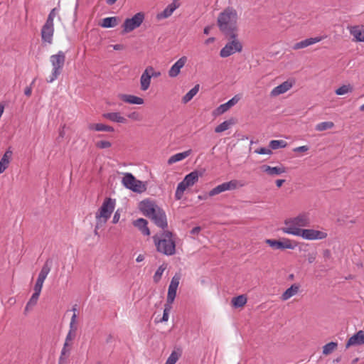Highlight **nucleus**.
<instances>
[{"instance_id": "obj_19", "label": "nucleus", "mask_w": 364, "mask_h": 364, "mask_svg": "<svg viewBox=\"0 0 364 364\" xmlns=\"http://www.w3.org/2000/svg\"><path fill=\"white\" fill-rule=\"evenodd\" d=\"M119 99L122 100L123 102L129 104L133 105H142L144 104V100L141 97L132 95H127V94H119Z\"/></svg>"}, {"instance_id": "obj_9", "label": "nucleus", "mask_w": 364, "mask_h": 364, "mask_svg": "<svg viewBox=\"0 0 364 364\" xmlns=\"http://www.w3.org/2000/svg\"><path fill=\"white\" fill-rule=\"evenodd\" d=\"M238 186H242V185L240 184V182L237 180H231L228 182H225L222 184L217 186L211 191H210L208 195L209 196H214L226 191L235 190Z\"/></svg>"}, {"instance_id": "obj_23", "label": "nucleus", "mask_w": 364, "mask_h": 364, "mask_svg": "<svg viewBox=\"0 0 364 364\" xmlns=\"http://www.w3.org/2000/svg\"><path fill=\"white\" fill-rule=\"evenodd\" d=\"M261 169L270 176L280 175L286 171V169L284 166L271 167L267 165L262 166Z\"/></svg>"}, {"instance_id": "obj_63", "label": "nucleus", "mask_w": 364, "mask_h": 364, "mask_svg": "<svg viewBox=\"0 0 364 364\" xmlns=\"http://www.w3.org/2000/svg\"><path fill=\"white\" fill-rule=\"evenodd\" d=\"M32 92V88L31 86L26 87L24 90V94L27 97H30Z\"/></svg>"}, {"instance_id": "obj_44", "label": "nucleus", "mask_w": 364, "mask_h": 364, "mask_svg": "<svg viewBox=\"0 0 364 364\" xmlns=\"http://www.w3.org/2000/svg\"><path fill=\"white\" fill-rule=\"evenodd\" d=\"M77 328H70L68 333L66 336L65 343V346H71L72 341L76 336Z\"/></svg>"}, {"instance_id": "obj_30", "label": "nucleus", "mask_w": 364, "mask_h": 364, "mask_svg": "<svg viewBox=\"0 0 364 364\" xmlns=\"http://www.w3.org/2000/svg\"><path fill=\"white\" fill-rule=\"evenodd\" d=\"M192 152L191 149H188L186 151L178 153L172 156H171L168 160V164L171 165L177 161H181L185 158L188 157Z\"/></svg>"}, {"instance_id": "obj_22", "label": "nucleus", "mask_w": 364, "mask_h": 364, "mask_svg": "<svg viewBox=\"0 0 364 364\" xmlns=\"http://www.w3.org/2000/svg\"><path fill=\"white\" fill-rule=\"evenodd\" d=\"M285 227L282 230L288 234L296 235V218L287 219L284 221Z\"/></svg>"}, {"instance_id": "obj_28", "label": "nucleus", "mask_w": 364, "mask_h": 364, "mask_svg": "<svg viewBox=\"0 0 364 364\" xmlns=\"http://www.w3.org/2000/svg\"><path fill=\"white\" fill-rule=\"evenodd\" d=\"M199 178V173L198 171H193L186 175L183 178V183H185L188 187L193 186Z\"/></svg>"}, {"instance_id": "obj_35", "label": "nucleus", "mask_w": 364, "mask_h": 364, "mask_svg": "<svg viewBox=\"0 0 364 364\" xmlns=\"http://www.w3.org/2000/svg\"><path fill=\"white\" fill-rule=\"evenodd\" d=\"M117 17H107L102 19L100 26L103 28H113L117 25Z\"/></svg>"}, {"instance_id": "obj_26", "label": "nucleus", "mask_w": 364, "mask_h": 364, "mask_svg": "<svg viewBox=\"0 0 364 364\" xmlns=\"http://www.w3.org/2000/svg\"><path fill=\"white\" fill-rule=\"evenodd\" d=\"M323 39V37H321V36H317V37H314V38H309L305 39L304 41H301L297 43V49L308 47L309 46H311L313 44H315L316 43L321 41Z\"/></svg>"}, {"instance_id": "obj_12", "label": "nucleus", "mask_w": 364, "mask_h": 364, "mask_svg": "<svg viewBox=\"0 0 364 364\" xmlns=\"http://www.w3.org/2000/svg\"><path fill=\"white\" fill-rule=\"evenodd\" d=\"M180 279L181 277L178 274H176L173 277L168 289V294L166 299L167 304H172V303L173 302L176 296V290L179 284Z\"/></svg>"}, {"instance_id": "obj_49", "label": "nucleus", "mask_w": 364, "mask_h": 364, "mask_svg": "<svg viewBox=\"0 0 364 364\" xmlns=\"http://www.w3.org/2000/svg\"><path fill=\"white\" fill-rule=\"evenodd\" d=\"M95 146L98 149H103L109 148L112 144L108 141H99L96 143Z\"/></svg>"}, {"instance_id": "obj_62", "label": "nucleus", "mask_w": 364, "mask_h": 364, "mask_svg": "<svg viewBox=\"0 0 364 364\" xmlns=\"http://www.w3.org/2000/svg\"><path fill=\"white\" fill-rule=\"evenodd\" d=\"M309 149V147L308 146H301L297 147V153L298 152H305L307 151Z\"/></svg>"}, {"instance_id": "obj_61", "label": "nucleus", "mask_w": 364, "mask_h": 364, "mask_svg": "<svg viewBox=\"0 0 364 364\" xmlns=\"http://www.w3.org/2000/svg\"><path fill=\"white\" fill-rule=\"evenodd\" d=\"M119 218H120V214L119 213L118 211H116L113 216V218H112V223L114 224L117 223L119 220Z\"/></svg>"}, {"instance_id": "obj_14", "label": "nucleus", "mask_w": 364, "mask_h": 364, "mask_svg": "<svg viewBox=\"0 0 364 364\" xmlns=\"http://www.w3.org/2000/svg\"><path fill=\"white\" fill-rule=\"evenodd\" d=\"M364 344V331L360 330L356 333L350 337L346 343V348H349L352 346H361Z\"/></svg>"}, {"instance_id": "obj_56", "label": "nucleus", "mask_w": 364, "mask_h": 364, "mask_svg": "<svg viewBox=\"0 0 364 364\" xmlns=\"http://www.w3.org/2000/svg\"><path fill=\"white\" fill-rule=\"evenodd\" d=\"M69 346H65V343H64L60 355L68 357L70 350V348H68Z\"/></svg>"}, {"instance_id": "obj_1", "label": "nucleus", "mask_w": 364, "mask_h": 364, "mask_svg": "<svg viewBox=\"0 0 364 364\" xmlns=\"http://www.w3.org/2000/svg\"><path fill=\"white\" fill-rule=\"evenodd\" d=\"M237 20V13L232 7L226 8L219 14L217 24L225 38L238 37Z\"/></svg>"}, {"instance_id": "obj_11", "label": "nucleus", "mask_w": 364, "mask_h": 364, "mask_svg": "<svg viewBox=\"0 0 364 364\" xmlns=\"http://www.w3.org/2000/svg\"><path fill=\"white\" fill-rule=\"evenodd\" d=\"M348 30L353 37V41L356 43H364V25L358 24L348 26Z\"/></svg>"}, {"instance_id": "obj_24", "label": "nucleus", "mask_w": 364, "mask_h": 364, "mask_svg": "<svg viewBox=\"0 0 364 364\" xmlns=\"http://www.w3.org/2000/svg\"><path fill=\"white\" fill-rule=\"evenodd\" d=\"M239 99L237 98L236 96L232 97L231 100L228 101L226 103H224L221 105H220L217 109L216 112L218 114H222L227 112L232 106L235 105Z\"/></svg>"}, {"instance_id": "obj_52", "label": "nucleus", "mask_w": 364, "mask_h": 364, "mask_svg": "<svg viewBox=\"0 0 364 364\" xmlns=\"http://www.w3.org/2000/svg\"><path fill=\"white\" fill-rule=\"evenodd\" d=\"M43 284V282H41L40 280H36V284L34 286V292H38V294H41L42 287Z\"/></svg>"}, {"instance_id": "obj_64", "label": "nucleus", "mask_w": 364, "mask_h": 364, "mask_svg": "<svg viewBox=\"0 0 364 364\" xmlns=\"http://www.w3.org/2000/svg\"><path fill=\"white\" fill-rule=\"evenodd\" d=\"M183 195V192L179 191V190L176 189V193H175V198L176 200H181Z\"/></svg>"}, {"instance_id": "obj_37", "label": "nucleus", "mask_w": 364, "mask_h": 364, "mask_svg": "<svg viewBox=\"0 0 364 364\" xmlns=\"http://www.w3.org/2000/svg\"><path fill=\"white\" fill-rule=\"evenodd\" d=\"M353 90V87L351 85L347 84V85H343L338 89L335 90V93L337 95H344L348 93L352 92Z\"/></svg>"}, {"instance_id": "obj_41", "label": "nucleus", "mask_w": 364, "mask_h": 364, "mask_svg": "<svg viewBox=\"0 0 364 364\" xmlns=\"http://www.w3.org/2000/svg\"><path fill=\"white\" fill-rule=\"evenodd\" d=\"M287 146V143L284 140H272L269 144V147L272 149H277L284 148Z\"/></svg>"}, {"instance_id": "obj_57", "label": "nucleus", "mask_w": 364, "mask_h": 364, "mask_svg": "<svg viewBox=\"0 0 364 364\" xmlns=\"http://www.w3.org/2000/svg\"><path fill=\"white\" fill-rule=\"evenodd\" d=\"M297 247H299V250H307L309 248V245L306 244L304 242H297Z\"/></svg>"}, {"instance_id": "obj_54", "label": "nucleus", "mask_w": 364, "mask_h": 364, "mask_svg": "<svg viewBox=\"0 0 364 364\" xmlns=\"http://www.w3.org/2000/svg\"><path fill=\"white\" fill-rule=\"evenodd\" d=\"M283 244L282 250L284 249H294V245H292L291 241L288 239H285L284 241H282Z\"/></svg>"}, {"instance_id": "obj_13", "label": "nucleus", "mask_w": 364, "mask_h": 364, "mask_svg": "<svg viewBox=\"0 0 364 364\" xmlns=\"http://www.w3.org/2000/svg\"><path fill=\"white\" fill-rule=\"evenodd\" d=\"M159 208L154 202L149 200H144L139 203L140 210L148 218H150Z\"/></svg>"}, {"instance_id": "obj_18", "label": "nucleus", "mask_w": 364, "mask_h": 364, "mask_svg": "<svg viewBox=\"0 0 364 364\" xmlns=\"http://www.w3.org/2000/svg\"><path fill=\"white\" fill-rule=\"evenodd\" d=\"M179 6L180 4L174 1L168 4L163 11L157 14V19L161 20L168 18L172 15L173 12L179 7Z\"/></svg>"}, {"instance_id": "obj_47", "label": "nucleus", "mask_w": 364, "mask_h": 364, "mask_svg": "<svg viewBox=\"0 0 364 364\" xmlns=\"http://www.w3.org/2000/svg\"><path fill=\"white\" fill-rule=\"evenodd\" d=\"M165 269H166V267H164L163 265H161L157 269V270L156 271V272L153 277V279H154V281L155 283H158L160 281L162 274H163L164 271L165 270Z\"/></svg>"}, {"instance_id": "obj_10", "label": "nucleus", "mask_w": 364, "mask_h": 364, "mask_svg": "<svg viewBox=\"0 0 364 364\" xmlns=\"http://www.w3.org/2000/svg\"><path fill=\"white\" fill-rule=\"evenodd\" d=\"M149 218H151L158 227L161 228L163 231L166 230V229L168 228L166 215L161 208H159Z\"/></svg>"}, {"instance_id": "obj_16", "label": "nucleus", "mask_w": 364, "mask_h": 364, "mask_svg": "<svg viewBox=\"0 0 364 364\" xmlns=\"http://www.w3.org/2000/svg\"><path fill=\"white\" fill-rule=\"evenodd\" d=\"M187 61V58L183 56L179 58L171 68L168 71V75L171 77H175L180 73L181 69L185 65Z\"/></svg>"}, {"instance_id": "obj_58", "label": "nucleus", "mask_w": 364, "mask_h": 364, "mask_svg": "<svg viewBox=\"0 0 364 364\" xmlns=\"http://www.w3.org/2000/svg\"><path fill=\"white\" fill-rule=\"evenodd\" d=\"M188 186L185 183H183V181H182L181 182H180L178 184V186H177V190H179V191H181V192H183L184 193V191L186 189V188H188Z\"/></svg>"}, {"instance_id": "obj_21", "label": "nucleus", "mask_w": 364, "mask_h": 364, "mask_svg": "<svg viewBox=\"0 0 364 364\" xmlns=\"http://www.w3.org/2000/svg\"><path fill=\"white\" fill-rule=\"evenodd\" d=\"M13 152L9 149L0 160V171L3 173L8 167L12 158Z\"/></svg>"}, {"instance_id": "obj_32", "label": "nucleus", "mask_w": 364, "mask_h": 364, "mask_svg": "<svg viewBox=\"0 0 364 364\" xmlns=\"http://www.w3.org/2000/svg\"><path fill=\"white\" fill-rule=\"evenodd\" d=\"M247 296L244 294L239 295L232 299L231 303L235 308H241L247 303Z\"/></svg>"}, {"instance_id": "obj_20", "label": "nucleus", "mask_w": 364, "mask_h": 364, "mask_svg": "<svg viewBox=\"0 0 364 364\" xmlns=\"http://www.w3.org/2000/svg\"><path fill=\"white\" fill-rule=\"evenodd\" d=\"M147 220L144 218H139L133 221L134 226L137 228L144 235H150V230L147 227Z\"/></svg>"}, {"instance_id": "obj_5", "label": "nucleus", "mask_w": 364, "mask_h": 364, "mask_svg": "<svg viewBox=\"0 0 364 364\" xmlns=\"http://www.w3.org/2000/svg\"><path fill=\"white\" fill-rule=\"evenodd\" d=\"M123 185L133 192L141 193L146 190V186L142 181L137 180L132 173H126L122 178Z\"/></svg>"}, {"instance_id": "obj_39", "label": "nucleus", "mask_w": 364, "mask_h": 364, "mask_svg": "<svg viewBox=\"0 0 364 364\" xmlns=\"http://www.w3.org/2000/svg\"><path fill=\"white\" fill-rule=\"evenodd\" d=\"M296 294V284H291V286L287 289L282 295L281 299L286 301Z\"/></svg>"}, {"instance_id": "obj_36", "label": "nucleus", "mask_w": 364, "mask_h": 364, "mask_svg": "<svg viewBox=\"0 0 364 364\" xmlns=\"http://www.w3.org/2000/svg\"><path fill=\"white\" fill-rule=\"evenodd\" d=\"M337 347L338 343L336 342H330L323 346L322 353L324 355H330L336 350Z\"/></svg>"}, {"instance_id": "obj_51", "label": "nucleus", "mask_w": 364, "mask_h": 364, "mask_svg": "<svg viewBox=\"0 0 364 364\" xmlns=\"http://www.w3.org/2000/svg\"><path fill=\"white\" fill-rule=\"evenodd\" d=\"M259 154H271L272 150L270 148L261 147L255 151Z\"/></svg>"}, {"instance_id": "obj_8", "label": "nucleus", "mask_w": 364, "mask_h": 364, "mask_svg": "<svg viewBox=\"0 0 364 364\" xmlns=\"http://www.w3.org/2000/svg\"><path fill=\"white\" fill-rule=\"evenodd\" d=\"M144 19V14L139 12L136 14L131 18H126L122 27L123 33H129L134 31L135 28L139 27Z\"/></svg>"}, {"instance_id": "obj_60", "label": "nucleus", "mask_w": 364, "mask_h": 364, "mask_svg": "<svg viewBox=\"0 0 364 364\" xmlns=\"http://www.w3.org/2000/svg\"><path fill=\"white\" fill-rule=\"evenodd\" d=\"M68 356L60 355L58 364H67Z\"/></svg>"}, {"instance_id": "obj_42", "label": "nucleus", "mask_w": 364, "mask_h": 364, "mask_svg": "<svg viewBox=\"0 0 364 364\" xmlns=\"http://www.w3.org/2000/svg\"><path fill=\"white\" fill-rule=\"evenodd\" d=\"M40 294L38 292H34L33 295L31 296V299L28 301L26 306L25 308V311H28L29 308L34 306L38 300Z\"/></svg>"}, {"instance_id": "obj_34", "label": "nucleus", "mask_w": 364, "mask_h": 364, "mask_svg": "<svg viewBox=\"0 0 364 364\" xmlns=\"http://www.w3.org/2000/svg\"><path fill=\"white\" fill-rule=\"evenodd\" d=\"M200 85H196L188 93H186L182 98V102L183 104L188 103L191 101L193 97L198 92Z\"/></svg>"}, {"instance_id": "obj_45", "label": "nucleus", "mask_w": 364, "mask_h": 364, "mask_svg": "<svg viewBox=\"0 0 364 364\" xmlns=\"http://www.w3.org/2000/svg\"><path fill=\"white\" fill-rule=\"evenodd\" d=\"M51 264H52V259H46V261L45 262V264L42 267L40 272L43 273V274L47 276L50 271Z\"/></svg>"}, {"instance_id": "obj_53", "label": "nucleus", "mask_w": 364, "mask_h": 364, "mask_svg": "<svg viewBox=\"0 0 364 364\" xmlns=\"http://www.w3.org/2000/svg\"><path fill=\"white\" fill-rule=\"evenodd\" d=\"M128 117L132 119L136 120V121H139L141 119L140 114L137 112H133L129 114Z\"/></svg>"}, {"instance_id": "obj_3", "label": "nucleus", "mask_w": 364, "mask_h": 364, "mask_svg": "<svg viewBox=\"0 0 364 364\" xmlns=\"http://www.w3.org/2000/svg\"><path fill=\"white\" fill-rule=\"evenodd\" d=\"M114 200L110 198H105L99 211L96 213V228H102L107 223L114 211Z\"/></svg>"}, {"instance_id": "obj_33", "label": "nucleus", "mask_w": 364, "mask_h": 364, "mask_svg": "<svg viewBox=\"0 0 364 364\" xmlns=\"http://www.w3.org/2000/svg\"><path fill=\"white\" fill-rule=\"evenodd\" d=\"M182 355V350L178 348L172 351L165 364H175Z\"/></svg>"}, {"instance_id": "obj_50", "label": "nucleus", "mask_w": 364, "mask_h": 364, "mask_svg": "<svg viewBox=\"0 0 364 364\" xmlns=\"http://www.w3.org/2000/svg\"><path fill=\"white\" fill-rule=\"evenodd\" d=\"M146 70H149V73L151 76V78L152 77H159V76H161V73L159 71H155L154 68L152 66L146 67Z\"/></svg>"}, {"instance_id": "obj_27", "label": "nucleus", "mask_w": 364, "mask_h": 364, "mask_svg": "<svg viewBox=\"0 0 364 364\" xmlns=\"http://www.w3.org/2000/svg\"><path fill=\"white\" fill-rule=\"evenodd\" d=\"M102 117L105 119H107L112 122H118V123H126L127 119L120 116L119 112H109L105 113L102 114Z\"/></svg>"}, {"instance_id": "obj_4", "label": "nucleus", "mask_w": 364, "mask_h": 364, "mask_svg": "<svg viewBox=\"0 0 364 364\" xmlns=\"http://www.w3.org/2000/svg\"><path fill=\"white\" fill-rule=\"evenodd\" d=\"M65 61V55L62 51H59L57 54L51 55L50 62L53 66V70L51 76L47 80L48 82H52L61 74Z\"/></svg>"}, {"instance_id": "obj_6", "label": "nucleus", "mask_w": 364, "mask_h": 364, "mask_svg": "<svg viewBox=\"0 0 364 364\" xmlns=\"http://www.w3.org/2000/svg\"><path fill=\"white\" fill-rule=\"evenodd\" d=\"M297 236L308 240L326 239L328 233L323 230L297 228Z\"/></svg>"}, {"instance_id": "obj_59", "label": "nucleus", "mask_w": 364, "mask_h": 364, "mask_svg": "<svg viewBox=\"0 0 364 364\" xmlns=\"http://www.w3.org/2000/svg\"><path fill=\"white\" fill-rule=\"evenodd\" d=\"M76 318H77V315L75 313H74L71 318V321H70V328H77V327L75 326V323L76 322Z\"/></svg>"}, {"instance_id": "obj_38", "label": "nucleus", "mask_w": 364, "mask_h": 364, "mask_svg": "<svg viewBox=\"0 0 364 364\" xmlns=\"http://www.w3.org/2000/svg\"><path fill=\"white\" fill-rule=\"evenodd\" d=\"M334 127V123L333 122H322L316 124V129L318 132H323L325 130L331 129Z\"/></svg>"}, {"instance_id": "obj_17", "label": "nucleus", "mask_w": 364, "mask_h": 364, "mask_svg": "<svg viewBox=\"0 0 364 364\" xmlns=\"http://www.w3.org/2000/svg\"><path fill=\"white\" fill-rule=\"evenodd\" d=\"M292 86L293 82L290 80H287L283 83L280 84L279 85L277 86L276 87H274L272 90L270 95L272 97H277L288 91L291 87H292Z\"/></svg>"}, {"instance_id": "obj_55", "label": "nucleus", "mask_w": 364, "mask_h": 364, "mask_svg": "<svg viewBox=\"0 0 364 364\" xmlns=\"http://www.w3.org/2000/svg\"><path fill=\"white\" fill-rule=\"evenodd\" d=\"M56 11H57L56 8H54L50 11V14H48L46 21L53 23V19H54V17L55 16Z\"/></svg>"}, {"instance_id": "obj_29", "label": "nucleus", "mask_w": 364, "mask_h": 364, "mask_svg": "<svg viewBox=\"0 0 364 364\" xmlns=\"http://www.w3.org/2000/svg\"><path fill=\"white\" fill-rule=\"evenodd\" d=\"M88 129L90 130H95L97 132H112L114 131V128L111 126L106 125L101 123L97 124H89Z\"/></svg>"}, {"instance_id": "obj_46", "label": "nucleus", "mask_w": 364, "mask_h": 364, "mask_svg": "<svg viewBox=\"0 0 364 364\" xmlns=\"http://www.w3.org/2000/svg\"><path fill=\"white\" fill-rule=\"evenodd\" d=\"M51 264H52V259H46V261L45 262V264L42 267L40 272L43 273V274L47 276L50 271Z\"/></svg>"}, {"instance_id": "obj_7", "label": "nucleus", "mask_w": 364, "mask_h": 364, "mask_svg": "<svg viewBox=\"0 0 364 364\" xmlns=\"http://www.w3.org/2000/svg\"><path fill=\"white\" fill-rule=\"evenodd\" d=\"M230 40L228 43L220 50V55L222 58H227L236 52H241L242 50V44L238 40L237 37L227 38Z\"/></svg>"}, {"instance_id": "obj_31", "label": "nucleus", "mask_w": 364, "mask_h": 364, "mask_svg": "<svg viewBox=\"0 0 364 364\" xmlns=\"http://www.w3.org/2000/svg\"><path fill=\"white\" fill-rule=\"evenodd\" d=\"M235 123V120L233 118L224 121L215 128V132L216 133H220L224 131H226L230 127V126L233 125Z\"/></svg>"}, {"instance_id": "obj_25", "label": "nucleus", "mask_w": 364, "mask_h": 364, "mask_svg": "<svg viewBox=\"0 0 364 364\" xmlns=\"http://www.w3.org/2000/svg\"><path fill=\"white\" fill-rule=\"evenodd\" d=\"M151 76L149 73V70L145 69L140 77L141 90L146 91L149 89L151 84Z\"/></svg>"}, {"instance_id": "obj_40", "label": "nucleus", "mask_w": 364, "mask_h": 364, "mask_svg": "<svg viewBox=\"0 0 364 364\" xmlns=\"http://www.w3.org/2000/svg\"><path fill=\"white\" fill-rule=\"evenodd\" d=\"M310 223V219L306 213L297 215V226H306Z\"/></svg>"}, {"instance_id": "obj_48", "label": "nucleus", "mask_w": 364, "mask_h": 364, "mask_svg": "<svg viewBox=\"0 0 364 364\" xmlns=\"http://www.w3.org/2000/svg\"><path fill=\"white\" fill-rule=\"evenodd\" d=\"M171 309V304L166 303L164 314L161 321L165 322L168 319V312Z\"/></svg>"}, {"instance_id": "obj_2", "label": "nucleus", "mask_w": 364, "mask_h": 364, "mask_svg": "<svg viewBox=\"0 0 364 364\" xmlns=\"http://www.w3.org/2000/svg\"><path fill=\"white\" fill-rule=\"evenodd\" d=\"M156 250L165 255L171 256L176 253V241L173 234L169 230H164L152 237Z\"/></svg>"}, {"instance_id": "obj_43", "label": "nucleus", "mask_w": 364, "mask_h": 364, "mask_svg": "<svg viewBox=\"0 0 364 364\" xmlns=\"http://www.w3.org/2000/svg\"><path fill=\"white\" fill-rule=\"evenodd\" d=\"M265 242L268 244L274 250H282V247H284L282 242L279 240L267 239L265 240Z\"/></svg>"}, {"instance_id": "obj_15", "label": "nucleus", "mask_w": 364, "mask_h": 364, "mask_svg": "<svg viewBox=\"0 0 364 364\" xmlns=\"http://www.w3.org/2000/svg\"><path fill=\"white\" fill-rule=\"evenodd\" d=\"M54 32L53 23L46 21L41 29V38L44 42L52 43Z\"/></svg>"}]
</instances>
